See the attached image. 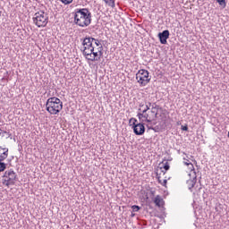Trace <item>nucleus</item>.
<instances>
[{"label":"nucleus","mask_w":229,"mask_h":229,"mask_svg":"<svg viewBox=\"0 0 229 229\" xmlns=\"http://www.w3.org/2000/svg\"><path fill=\"white\" fill-rule=\"evenodd\" d=\"M73 22L80 28H86L90 26L92 22V13L87 8L76 9L73 13Z\"/></svg>","instance_id":"obj_1"},{"label":"nucleus","mask_w":229,"mask_h":229,"mask_svg":"<svg viewBox=\"0 0 229 229\" xmlns=\"http://www.w3.org/2000/svg\"><path fill=\"white\" fill-rule=\"evenodd\" d=\"M64 108V102L56 97L49 98L46 102V110L51 115H56L62 112Z\"/></svg>","instance_id":"obj_2"},{"label":"nucleus","mask_w":229,"mask_h":229,"mask_svg":"<svg viewBox=\"0 0 229 229\" xmlns=\"http://www.w3.org/2000/svg\"><path fill=\"white\" fill-rule=\"evenodd\" d=\"M49 17L43 11L38 12L34 14L33 22L38 26V28H44L47 26V21Z\"/></svg>","instance_id":"obj_3"},{"label":"nucleus","mask_w":229,"mask_h":229,"mask_svg":"<svg viewBox=\"0 0 229 229\" xmlns=\"http://www.w3.org/2000/svg\"><path fill=\"white\" fill-rule=\"evenodd\" d=\"M129 123H130V126H131L133 130V133H135L136 135H144V133H146V126L144 125V120L137 123L136 118H131L129 120Z\"/></svg>","instance_id":"obj_4"},{"label":"nucleus","mask_w":229,"mask_h":229,"mask_svg":"<svg viewBox=\"0 0 229 229\" xmlns=\"http://www.w3.org/2000/svg\"><path fill=\"white\" fill-rule=\"evenodd\" d=\"M94 40H96V38L91 37H86L83 38V47L81 49L83 56H86L87 55H89V53L94 51Z\"/></svg>","instance_id":"obj_5"},{"label":"nucleus","mask_w":229,"mask_h":229,"mask_svg":"<svg viewBox=\"0 0 229 229\" xmlns=\"http://www.w3.org/2000/svg\"><path fill=\"white\" fill-rule=\"evenodd\" d=\"M136 80L140 85H148V83L151 81V79H149V72L148 70H140L136 73Z\"/></svg>","instance_id":"obj_6"},{"label":"nucleus","mask_w":229,"mask_h":229,"mask_svg":"<svg viewBox=\"0 0 229 229\" xmlns=\"http://www.w3.org/2000/svg\"><path fill=\"white\" fill-rule=\"evenodd\" d=\"M3 178L8 179L12 184L15 185V182H17V174L11 169L4 172Z\"/></svg>","instance_id":"obj_7"},{"label":"nucleus","mask_w":229,"mask_h":229,"mask_svg":"<svg viewBox=\"0 0 229 229\" xmlns=\"http://www.w3.org/2000/svg\"><path fill=\"white\" fill-rule=\"evenodd\" d=\"M8 158V150L4 149V154L0 156V173H4V171H6V163H4V160Z\"/></svg>","instance_id":"obj_8"},{"label":"nucleus","mask_w":229,"mask_h":229,"mask_svg":"<svg viewBox=\"0 0 229 229\" xmlns=\"http://www.w3.org/2000/svg\"><path fill=\"white\" fill-rule=\"evenodd\" d=\"M169 30H165L157 34L160 44H167V38H169Z\"/></svg>","instance_id":"obj_9"},{"label":"nucleus","mask_w":229,"mask_h":229,"mask_svg":"<svg viewBox=\"0 0 229 229\" xmlns=\"http://www.w3.org/2000/svg\"><path fill=\"white\" fill-rule=\"evenodd\" d=\"M86 60H89V62H99V55L98 52H94V50H91L90 53L84 55Z\"/></svg>","instance_id":"obj_10"},{"label":"nucleus","mask_w":229,"mask_h":229,"mask_svg":"<svg viewBox=\"0 0 229 229\" xmlns=\"http://www.w3.org/2000/svg\"><path fill=\"white\" fill-rule=\"evenodd\" d=\"M196 182H198V178L196 177V175L193 177V179L188 180L186 182L189 191H192L194 185H196Z\"/></svg>","instance_id":"obj_11"},{"label":"nucleus","mask_w":229,"mask_h":229,"mask_svg":"<svg viewBox=\"0 0 229 229\" xmlns=\"http://www.w3.org/2000/svg\"><path fill=\"white\" fill-rule=\"evenodd\" d=\"M160 169H165V172L162 171V173H164V174H165L166 171H169V169L171 168V166L169 165V162L165 161V163H164V161L160 164Z\"/></svg>","instance_id":"obj_12"},{"label":"nucleus","mask_w":229,"mask_h":229,"mask_svg":"<svg viewBox=\"0 0 229 229\" xmlns=\"http://www.w3.org/2000/svg\"><path fill=\"white\" fill-rule=\"evenodd\" d=\"M148 110H149V106H145V108L142 110V113H138V117L140 123H142V118L144 119V114H146Z\"/></svg>","instance_id":"obj_13"},{"label":"nucleus","mask_w":229,"mask_h":229,"mask_svg":"<svg viewBox=\"0 0 229 229\" xmlns=\"http://www.w3.org/2000/svg\"><path fill=\"white\" fill-rule=\"evenodd\" d=\"M150 203H153L155 205V207H157L158 208H161V210H164V205H165V202H164V201L148 202V205Z\"/></svg>","instance_id":"obj_14"},{"label":"nucleus","mask_w":229,"mask_h":229,"mask_svg":"<svg viewBox=\"0 0 229 229\" xmlns=\"http://www.w3.org/2000/svg\"><path fill=\"white\" fill-rule=\"evenodd\" d=\"M158 110H162V107L160 106L157 105V103H154L152 105L151 114H155V112H158Z\"/></svg>","instance_id":"obj_15"},{"label":"nucleus","mask_w":229,"mask_h":229,"mask_svg":"<svg viewBox=\"0 0 229 229\" xmlns=\"http://www.w3.org/2000/svg\"><path fill=\"white\" fill-rule=\"evenodd\" d=\"M107 6H110L111 8H115V1L114 0H103Z\"/></svg>","instance_id":"obj_16"},{"label":"nucleus","mask_w":229,"mask_h":229,"mask_svg":"<svg viewBox=\"0 0 229 229\" xmlns=\"http://www.w3.org/2000/svg\"><path fill=\"white\" fill-rule=\"evenodd\" d=\"M216 3L223 8H226V0H216Z\"/></svg>","instance_id":"obj_17"},{"label":"nucleus","mask_w":229,"mask_h":229,"mask_svg":"<svg viewBox=\"0 0 229 229\" xmlns=\"http://www.w3.org/2000/svg\"><path fill=\"white\" fill-rule=\"evenodd\" d=\"M98 60H101V56H103V46H100L98 48Z\"/></svg>","instance_id":"obj_18"},{"label":"nucleus","mask_w":229,"mask_h":229,"mask_svg":"<svg viewBox=\"0 0 229 229\" xmlns=\"http://www.w3.org/2000/svg\"><path fill=\"white\" fill-rule=\"evenodd\" d=\"M3 185H5L6 187H9V185H13V183H12V182H10V180L9 179H4V181H3Z\"/></svg>","instance_id":"obj_19"},{"label":"nucleus","mask_w":229,"mask_h":229,"mask_svg":"<svg viewBox=\"0 0 229 229\" xmlns=\"http://www.w3.org/2000/svg\"><path fill=\"white\" fill-rule=\"evenodd\" d=\"M4 135H7L6 139H9V137H12V134L6 131H2V137H4Z\"/></svg>","instance_id":"obj_20"},{"label":"nucleus","mask_w":229,"mask_h":229,"mask_svg":"<svg viewBox=\"0 0 229 229\" xmlns=\"http://www.w3.org/2000/svg\"><path fill=\"white\" fill-rule=\"evenodd\" d=\"M4 149H7V157H8V148H3V147H0V157L1 155H4Z\"/></svg>","instance_id":"obj_21"},{"label":"nucleus","mask_w":229,"mask_h":229,"mask_svg":"<svg viewBox=\"0 0 229 229\" xmlns=\"http://www.w3.org/2000/svg\"><path fill=\"white\" fill-rule=\"evenodd\" d=\"M133 212H139L140 210V207L134 205L131 207Z\"/></svg>","instance_id":"obj_22"},{"label":"nucleus","mask_w":229,"mask_h":229,"mask_svg":"<svg viewBox=\"0 0 229 229\" xmlns=\"http://www.w3.org/2000/svg\"><path fill=\"white\" fill-rule=\"evenodd\" d=\"M181 130L182 131H189V125L185 124V125H182L181 126Z\"/></svg>","instance_id":"obj_23"},{"label":"nucleus","mask_w":229,"mask_h":229,"mask_svg":"<svg viewBox=\"0 0 229 229\" xmlns=\"http://www.w3.org/2000/svg\"><path fill=\"white\" fill-rule=\"evenodd\" d=\"M184 165H188V167L190 166V169H194V165H192V163H189V160L184 162Z\"/></svg>","instance_id":"obj_24"},{"label":"nucleus","mask_w":229,"mask_h":229,"mask_svg":"<svg viewBox=\"0 0 229 229\" xmlns=\"http://www.w3.org/2000/svg\"><path fill=\"white\" fill-rule=\"evenodd\" d=\"M152 201H164V199H162V197L157 195V196H156V198L154 199H152Z\"/></svg>","instance_id":"obj_25"},{"label":"nucleus","mask_w":229,"mask_h":229,"mask_svg":"<svg viewBox=\"0 0 229 229\" xmlns=\"http://www.w3.org/2000/svg\"><path fill=\"white\" fill-rule=\"evenodd\" d=\"M61 3H63V4H71V3H72V0H61Z\"/></svg>","instance_id":"obj_26"},{"label":"nucleus","mask_w":229,"mask_h":229,"mask_svg":"<svg viewBox=\"0 0 229 229\" xmlns=\"http://www.w3.org/2000/svg\"><path fill=\"white\" fill-rule=\"evenodd\" d=\"M93 42H95V44L97 45V47H99V46H101V42L98 41V39L93 40Z\"/></svg>","instance_id":"obj_27"},{"label":"nucleus","mask_w":229,"mask_h":229,"mask_svg":"<svg viewBox=\"0 0 229 229\" xmlns=\"http://www.w3.org/2000/svg\"><path fill=\"white\" fill-rule=\"evenodd\" d=\"M152 130H153V131H155L157 133V132L160 131V127L156 126V127L152 128Z\"/></svg>","instance_id":"obj_28"},{"label":"nucleus","mask_w":229,"mask_h":229,"mask_svg":"<svg viewBox=\"0 0 229 229\" xmlns=\"http://www.w3.org/2000/svg\"><path fill=\"white\" fill-rule=\"evenodd\" d=\"M139 106H140V108H142V110H144V108H146V105L143 102L140 103Z\"/></svg>","instance_id":"obj_29"},{"label":"nucleus","mask_w":229,"mask_h":229,"mask_svg":"<svg viewBox=\"0 0 229 229\" xmlns=\"http://www.w3.org/2000/svg\"><path fill=\"white\" fill-rule=\"evenodd\" d=\"M161 185L165 187V185H167V179H165L163 182H161Z\"/></svg>","instance_id":"obj_30"},{"label":"nucleus","mask_w":229,"mask_h":229,"mask_svg":"<svg viewBox=\"0 0 229 229\" xmlns=\"http://www.w3.org/2000/svg\"><path fill=\"white\" fill-rule=\"evenodd\" d=\"M143 119H149V114H146V113H144L143 114Z\"/></svg>","instance_id":"obj_31"},{"label":"nucleus","mask_w":229,"mask_h":229,"mask_svg":"<svg viewBox=\"0 0 229 229\" xmlns=\"http://www.w3.org/2000/svg\"><path fill=\"white\" fill-rule=\"evenodd\" d=\"M152 114H155V116H154V121L155 119H157L158 117V111H155V113H152Z\"/></svg>","instance_id":"obj_32"},{"label":"nucleus","mask_w":229,"mask_h":229,"mask_svg":"<svg viewBox=\"0 0 229 229\" xmlns=\"http://www.w3.org/2000/svg\"><path fill=\"white\" fill-rule=\"evenodd\" d=\"M157 179L158 183L162 182V180H160V175H158V173H157Z\"/></svg>","instance_id":"obj_33"},{"label":"nucleus","mask_w":229,"mask_h":229,"mask_svg":"<svg viewBox=\"0 0 229 229\" xmlns=\"http://www.w3.org/2000/svg\"><path fill=\"white\" fill-rule=\"evenodd\" d=\"M199 192H200V194H202L203 199H205V196H207V194H205V191H199Z\"/></svg>","instance_id":"obj_34"},{"label":"nucleus","mask_w":229,"mask_h":229,"mask_svg":"<svg viewBox=\"0 0 229 229\" xmlns=\"http://www.w3.org/2000/svg\"><path fill=\"white\" fill-rule=\"evenodd\" d=\"M147 128H148V130H153L154 127L149 124H147Z\"/></svg>","instance_id":"obj_35"},{"label":"nucleus","mask_w":229,"mask_h":229,"mask_svg":"<svg viewBox=\"0 0 229 229\" xmlns=\"http://www.w3.org/2000/svg\"><path fill=\"white\" fill-rule=\"evenodd\" d=\"M148 194L152 196V198H155V191H150Z\"/></svg>","instance_id":"obj_36"},{"label":"nucleus","mask_w":229,"mask_h":229,"mask_svg":"<svg viewBox=\"0 0 229 229\" xmlns=\"http://www.w3.org/2000/svg\"><path fill=\"white\" fill-rule=\"evenodd\" d=\"M143 121H145V123H151V120L149 118H147V119H145Z\"/></svg>","instance_id":"obj_37"},{"label":"nucleus","mask_w":229,"mask_h":229,"mask_svg":"<svg viewBox=\"0 0 229 229\" xmlns=\"http://www.w3.org/2000/svg\"><path fill=\"white\" fill-rule=\"evenodd\" d=\"M146 106H148V108H149V106H151V102H148V104H146Z\"/></svg>","instance_id":"obj_38"},{"label":"nucleus","mask_w":229,"mask_h":229,"mask_svg":"<svg viewBox=\"0 0 229 229\" xmlns=\"http://www.w3.org/2000/svg\"><path fill=\"white\" fill-rule=\"evenodd\" d=\"M138 110H139V112L142 113V110H144V109H142V107H140Z\"/></svg>","instance_id":"obj_39"},{"label":"nucleus","mask_w":229,"mask_h":229,"mask_svg":"<svg viewBox=\"0 0 229 229\" xmlns=\"http://www.w3.org/2000/svg\"><path fill=\"white\" fill-rule=\"evenodd\" d=\"M0 135H3V132H0Z\"/></svg>","instance_id":"obj_40"}]
</instances>
